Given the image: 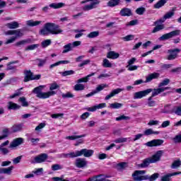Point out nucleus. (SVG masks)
I'll list each match as a JSON object with an SVG mask.
<instances>
[{"label": "nucleus", "mask_w": 181, "mask_h": 181, "mask_svg": "<svg viewBox=\"0 0 181 181\" xmlns=\"http://www.w3.org/2000/svg\"><path fill=\"white\" fill-rule=\"evenodd\" d=\"M142 136H144V134H138L134 135V138L133 139L134 142L141 139V138H142Z\"/></svg>", "instance_id": "obj_64"}, {"label": "nucleus", "mask_w": 181, "mask_h": 181, "mask_svg": "<svg viewBox=\"0 0 181 181\" xmlns=\"http://www.w3.org/2000/svg\"><path fill=\"white\" fill-rule=\"evenodd\" d=\"M159 124H160V122H159V120L151 119V120H149L148 125L149 127H153V126L156 127Z\"/></svg>", "instance_id": "obj_44"}, {"label": "nucleus", "mask_w": 181, "mask_h": 181, "mask_svg": "<svg viewBox=\"0 0 181 181\" xmlns=\"http://www.w3.org/2000/svg\"><path fill=\"white\" fill-rule=\"evenodd\" d=\"M100 35V32L98 31H93L90 33L88 35L87 37L89 39H94V37H98V36Z\"/></svg>", "instance_id": "obj_41"}, {"label": "nucleus", "mask_w": 181, "mask_h": 181, "mask_svg": "<svg viewBox=\"0 0 181 181\" xmlns=\"http://www.w3.org/2000/svg\"><path fill=\"white\" fill-rule=\"evenodd\" d=\"M176 175H181V172L172 173H168L165 175H163L161 177V181H169L170 180V178L172 177V176H176Z\"/></svg>", "instance_id": "obj_21"}, {"label": "nucleus", "mask_w": 181, "mask_h": 181, "mask_svg": "<svg viewBox=\"0 0 181 181\" xmlns=\"http://www.w3.org/2000/svg\"><path fill=\"white\" fill-rule=\"evenodd\" d=\"M173 110V106H172V105L168 104L165 105L164 110L163 111V112L164 114H166L168 112H169L170 114H173V112H172Z\"/></svg>", "instance_id": "obj_33"}, {"label": "nucleus", "mask_w": 181, "mask_h": 181, "mask_svg": "<svg viewBox=\"0 0 181 181\" xmlns=\"http://www.w3.org/2000/svg\"><path fill=\"white\" fill-rule=\"evenodd\" d=\"M19 103H21L22 107H28L29 103L26 101V98L21 97L18 99Z\"/></svg>", "instance_id": "obj_42"}, {"label": "nucleus", "mask_w": 181, "mask_h": 181, "mask_svg": "<svg viewBox=\"0 0 181 181\" xmlns=\"http://www.w3.org/2000/svg\"><path fill=\"white\" fill-rule=\"evenodd\" d=\"M6 26H7L8 29H17V28H19V23L13 21L11 23H7Z\"/></svg>", "instance_id": "obj_31"}, {"label": "nucleus", "mask_w": 181, "mask_h": 181, "mask_svg": "<svg viewBox=\"0 0 181 181\" xmlns=\"http://www.w3.org/2000/svg\"><path fill=\"white\" fill-rule=\"evenodd\" d=\"M127 70H129V71H134V70H138V66H136V65H127Z\"/></svg>", "instance_id": "obj_54"}, {"label": "nucleus", "mask_w": 181, "mask_h": 181, "mask_svg": "<svg viewBox=\"0 0 181 181\" xmlns=\"http://www.w3.org/2000/svg\"><path fill=\"white\" fill-rule=\"evenodd\" d=\"M160 76V74L158 72L150 74L146 77L145 83H151L152 80H156V78H159Z\"/></svg>", "instance_id": "obj_15"}, {"label": "nucleus", "mask_w": 181, "mask_h": 181, "mask_svg": "<svg viewBox=\"0 0 181 181\" xmlns=\"http://www.w3.org/2000/svg\"><path fill=\"white\" fill-rule=\"evenodd\" d=\"M47 59H38V66L39 67H42V66H45L46 64Z\"/></svg>", "instance_id": "obj_58"}, {"label": "nucleus", "mask_w": 181, "mask_h": 181, "mask_svg": "<svg viewBox=\"0 0 181 181\" xmlns=\"http://www.w3.org/2000/svg\"><path fill=\"white\" fill-rule=\"evenodd\" d=\"M81 45V41H75L71 43V46L72 47V49H74V47H77Z\"/></svg>", "instance_id": "obj_60"}, {"label": "nucleus", "mask_w": 181, "mask_h": 181, "mask_svg": "<svg viewBox=\"0 0 181 181\" xmlns=\"http://www.w3.org/2000/svg\"><path fill=\"white\" fill-rule=\"evenodd\" d=\"M27 43H29V41L28 40H23L21 41H19L16 42L17 46H23L24 45H27Z\"/></svg>", "instance_id": "obj_57"}, {"label": "nucleus", "mask_w": 181, "mask_h": 181, "mask_svg": "<svg viewBox=\"0 0 181 181\" xmlns=\"http://www.w3.org/2000/svg\"><path fill=\"white\" fill-rule=\"evenodd\" d=\"M121 91H124V89L118 88L117 89L113 90L109 95H106V97L105 98V100H110V98H112L114 95L117 94H119Z\"/></svg>", "instance_id": "obj_19"}, {"label": "nucleus", "mask_w": 181, "mask_h": 181, "mask_svg": "<svg viewBox=\"0 0 181 181\" xmlns=\"http://www.w3.org/2000/svg\"><path fill=\"white\" fill-rule=\"evenodd\" d=\"M134 37L135 36H134L133 35H129L123 37V40L124 42H129V40H134Z\"/></svg>", "instance_id": "obj_55"}, {"label": "nucleus", "mask_w": 181, "mask_h": 181, "mask_svg": "<svg viewBox=\"0 0 181 181\" xmlns=\"http://www.w3.org/2000/svg\"><path fill=\"white\" fill-rule=\"evenodd\" d=\"M106 87H108V85L102 83V84H100V85H98V86L96 87L95 90H94V91H95V92L96 93V94H97L98 93H100V91H103V88H106Z\"/></svg>", "instance_id": "obj_40"}, {"label": "nucleus", "mask_w": 181, "mask_h": 181, "mask_svg": "<svg viewBox=\"0 0 181 181\" xmlns=\"http://www.w3.org/2000/svg\"><path fill=\"white\" fill-rule=\"evenodd\" d=\"M181 165V161L180 160H175L173 164H172V169H177Z\"/></svg>", "instance_id": "obj_46"}, {"label": "nucleus", "mask_w": 181, "mask_h": 181, "mask_svg": "<svg viewBox=\"0 0 181 181\" xmlns=\"http://www.w3.org/2000/svg\"><path fill=\"white\" fill-rule=\"evenodd\" d=\"M73 50V47H71V43H68L64 46V49L62 53H69V52H71Z\"/></svg>", "instance_id": "obj_38"}, {"label": "nucleus", "mask_w": 181, "mask_h": 181, "mask_svg": "<svg viewBox=\"0 0 181 181\" xmlns=\"http://www.w3.org/2000/svg\"><path fill=\"white\" fill-rule=\"evenodd\" d=\"M49 8H52V9H60V8H64L66 6V4L64 3H52L49 4Z\"/></svg>", "instance_id": "obj_23"}, {"label": "nucleus", "mask_w": 181, "mask_h": 181, "mask_svg": "<svg viewBox=\"0 0 181 181\" xmlns=\"http://www.w3.org/2000/svg\"><path fill=\"white\" fill-rule=\"evenodd\" d=\"M102 66L105 69H111V67H112V64L107 58H105L103 60Z\"/></svg>", "instance_id": "obj_26"}, {"label": "nucleus", "mask_w": 181, "mask_h": 181, "mask_svg": "<svg viewBox=\"0 0 181 181\" xmlns=\"http://www.w3.org/2000/svg\"><path fill=\"white\" fill-rule=\"evenodd\" d=\"M168 2V0H160L156 4H154L155 9H160L162 6H165V4Z\"/></svg>", "instance_id": "obj_27"}, {"label": "nucleus", "mask_w": 181, "mask_h": 181, "mask_svg": "<svg viewBox=\"0 0 181 181\" xmlns=\"http://www.w3.org/2000/svg\"><path fill=\"white\" fill-rule=\"evenodd\" d=\"M119 57V53L115 52L114 51H110L107 54V58L111 60H115Z\"/></svg>", "instance_id": "obj_22"}, {"label": "nucleus", "mask_w": 181, "mask_h": 181, "mask_svg": "<svg viewBox=\"0 0 181 181\" xmlns=\"http://www.w3.org/2000/svg\"><path fill=\"white\" fill-rule=\"evenodd\" d=\"M69 63H70V61H69V60L59 61L57 62H55L54 64H51L50 69H53V67L60 66V64H69Z\"/></svg>", "instance_id": "obj_28"}, {"label": "nucleus", "mask_w": 181, "mask_h": 181, "mask_svg": "<svg viewBox=\"0 0 181 181\" xmlns=\"http://www.w3.org/2000/svg\"><path fill=\"white\" fill-rule=\"evenodd\" d=\"M163 29H165V25L163 24L157 25L151 31L152 33H156L158 32H160V30H162Z\"/></svg>", "instance_id": "obj_39"}, {"label": "nucleus", "mask_w": 181, "mask_h": 181, "mask_svg": "<svg viewBox=\"0 0 181 181\" xmlns=\"http://www.w3.org/2000/svg\"><path fill=\"white\" fill-rule=\"evenodd\" d=\"M73 74H74V71L73 70L65 71L62 73V76H63L64 77H66L67 76H73Z\"/></svg>", "instance_id": "obj_51"}, {"label": "nucleus", "mask_w": 181, "mask_h": 181, "mask_svg": "<svg viewBox=\"0 0 181 181\" xmlns=\"http://www.w3.org/2000/svg\"><path fill=\"white\" fill-rule=\"evenodd\" d=\"M174 15H175V11H168L163 16V18H161L158 21H156V24L159 23H163V22H165L166 21V19H170V18H172V16H174Z\"/></svg>", "instance_id": "obj_17"}, {"label": "nucleus", "mask_w": 181, "mask_h": 181, "mask_svg": "<svg viewBox=\"0 0 181 181\" xmlns=\"http://www.w3.org/2000/svg\"><path fill=\"white\" fill-rule=\"evenodd\" d=\"M75 33H77L75 35V38L76 39H78V37H81V36H83V35H84L83 33V32H86V30H74Z\"/></svg>", "instance_id": "obj_43"}, {"label": "nucleus", "mask_w": 181, "mask_h": 181, "mask_svg": "<svg viewBox=\"0 0 181 181\" xmlns=\"http://www.w3.org/2000/svg\"><path fill=\"white\" fill-rule=\"evenodd\" d=\"M95 73H92L83 78H81L78 79L76 81L77 83L74 87V90L75 91H83V90H85L86 86H84V84L81 83H88V80L90 79V77H93V76H95Z\"/></svg>", "instance_id": "obj_4"}, {"label": "nucleus", "mask_w": 181, "mask_h": 181, "mask_svg": "<svg viewBox=\"0 0 181 181\" xmlns=\"http://www.w3.org/2000/svg\"><path fill=\"white\" fill-rule=\"evenodd\" d=\"M120 15L122 16H131L132 13L131 12V9L129 8H123L120 11Z\"/></svg>", "instance_id": "obj_30"}, {"label": "nucleus", "mask_w": 181, "mask_h": 181, "mask_svg": "<svg viewBox=\"0 0 181 181\" xmlns=\"http://www.w3.org/2000/svg\"><path fill=\"white\" fill-rule=\"evenodd\" d=\"M5 35L10 36L13 35L5 42L6 45H9L10 43H13L18 37H22V36H23V32H22V30H8L5 33Z\"/></svg>", "instance_id": "obj_3"}, {"label": "nucleus", "mask_w": 181, "mask_h": 181, "mask_svg": "<svg viewBox=\"0 0 181 181\" xmlns=\"http://www.w3.org/2000/svg\"><path fill=\"white\" fill-rule=\"evenodd\" d=\"M146 173V171L145 170H136L132 174V177L135 181L146 180L147 179L146 175H144Z\"/></svg>", "instance_id": "obj_7"}, {"label": "nucleus", "mask_w": 181, "mask_h": 181, "mask_svg": "<svg viewBox=\"0 0 181 181\" xmlns=\"http://www.w3.org/2000/svg\"><path fill=\"white\" fill-rule=\"evenodd\" d=\"M33 173H35V175H42L43 173V169L41 168H37L33 171Z\"/></svg>", "instance_id": "obj_63"}, {"label": "nucleus", "mask_w": 181, "mask_h": 181, "mask_svg": "<svg viewBox=\"0 0 181 181\" xmlns=\"http://www.w3.org/2000/svg\"><path fill=\"white\" fill-rule=\"evenodd\" d=\"M146 9L145 8V7H139L138 8H136V13H137V15H144V13H145Z\"/></svg>", "instance_id": "obj_48"}, {"label": "nucleus", "mask_w": 181, "mask_h": 181, "mask_svg": "<svg viewBox=\"0 0 181 181\" xmlns=\"http://www.w3.org/2000/svg\"><path fill=\"white\" fill-rule=\"evenodd\" d=\"M42 88L43 86H42L36 87L33 89V93L37 94V97L38 98L45 100L46 98H49V97H53V95H56V94H57V91H56V90H59V88H60V86L54 82L49 85V91L42 92Z\"/></svg>", "instance_id": "obj_1"}, {"label": "nucleus", "mask_w": 181, "mask_h": 181, "mask_svg": "<svg viewBox=\"0 0 181 181\" xmlns=\"http://www.w3.org/2000/svg\"><path fill=\"white\" fill-rule=\"evenodd\" d=\"M50 45H52L51 40H45L41 42V46L42 47H47V46H50Z\"/></svg>", "instance_id": "obj_49"}, {"label": "nucleus", "mask_w": 181, "mask_h": 181, "mask_svg": "<svg viewBox=\"0 0 181 181\" xmlns=\"http://www.w3.org/2000/svg\"><path fill=\"white\" fill-rule=\"evenodd\" d=\"M46 159H47V154L42 153L36 157H35L34 160L35 163H42V162H45Z\"/></svg>", "instance_id": "obj_16"}, {"label": "nucleus", "mask_w": 181, "mask_h": 181, "mask_svg": "<svg viewBox=\"0 0 181 181\" xmlns=\"http://www.w3.org/2000/svg\"><path fill=\"white\" fill-rule=\"evenodd\" d=\"M169 125H170V121L166 120L163 122V123L161 124L160 128H166L169 127Z\"/></svg>", "instance_id": "obj_61"}, {"label": "nucleus", "mask_w": 181, "mask_h": 181, "mask_svg": "<svg viewBox=\"0 0 181 181\" xmlns=\"http://www.w3.org/2000/svg\"><path fill=\"white\" fill-rule=\"evenodd\" d=\"M81 4H86L83 6V11H91V9H95L100 5V0H85L82 1Z\"/></svg>", "instance_id": "obj_5"}, {"label": "nucleus", "mask_w": 181, "mask_h": 181, "mask_svg": "<svg viewBox=\"0 0 181 181\" xmlns=\"http://www.w3.org/2000/svg\"><path fill=\"white\" fill-rule=\"evenodd\" d=\"M61 158H76V151H71L68 153L61 154Z\"/></svg>", "instance_id": "obj_36"}, {"label": "nucleus", "mask_w": 181, "mask_h": 181, "mask_svg": "<svg viewBox=\"0 0 181 181\" xmlns=\"http://www.w3.org/2000/svg\"><path fill=\"white\" fill-rule=\"evenodd\" d=\"M88 162L86 160V158H78L75 160L74 165L76 168L79 169H83V168H86L87 166Z\"/></svg>", "instance_id": "obj_10"}, {"label": "nucleus", "mask_w": 181, "mask_h": 181, "mask_svg": "<svg viewBox=\"0 0 181 181\" xmlns=\"http://www.w3.org/2000/svg\"><path fill=\"white\" fill-rule=\"evenodd\" d=\"M40 23H42V21H40L30 20V21H26L27 26H30V27L39 26V25H40Z\"/></svg>", "instance_id": "obj_24"}, {"label": "nucleus", "mask_w": 181, "mask_h": 181, "mask_svg": "<svg viewBox=\"0 0 181 181\" xmlns=\"http://www.w3.org/2000/svg\"><path fill=\"white\" fill-rule=\"evenodd\" d=\"M166 90H169L168 87L165 88H160L159 87L158 88L156 89H152V97H156V95H159L160 93H163V91H166Z\"/></svg>", "instance_id": "obj_18"}, {"label": "nucleus", "mask_w": 181, "mask_h": 181, "mask_svg": "<svg viewBox=\"0 0 181 181\" xmlns=\"http://www.w3.org/2000/svg\"><path fill=\"white\" fill-rule=\"evenodd\" d=\"M127 138H119V139H117L115 142L116 144H122L124 142H127Z\"/></svg>", "instance_id": "obj_62"}, {"label": "nucleus", "mask_w": 181, "mask_h": 181, "mask_svg": "<svg viewBox=\"0 0 181 181\" xmlns=\"http://www.w3.org/2000/svg\"><path fill=\"white\" fill-rule=\"evenodd\" d=\"M13 170V166H10L6 168H0V173H4V175H11Z\"/></svg>", "instance_id": "obj_25"}, {"label": "nucleus", "mask_w": 181, "mask_h": 181, "mask_svg": "<svg viewBox=\"0 0 181 181\" xmlns=\"http://www.w3.org/2000/svg\"><path fill=\"white\" fill-rule=\"evenodd\" d=\"M37 47H39V44H34L26 47L25 50H35V49H37Z\"/></svg>", "instance_id": "obj_52"}, {"label": "nucleus", "mask_w": 181, "mask_h": 181, "mask_svg": "<svg viewBox=\"0 0 181 181\" xmlns=\"http://www.w3.org/2000/svg\"><path fill=\"white\" fill-rule=\"evenodd\" d=\"M144 135H159V132H155L152 129H147L144 132Z\"/></svg>", "instance_id": "obj_32"}, {"label": "nucleus", "mask_w": 181, "mask_h": 181, "mask_svg": "<svg viewBox=\"0 0 181 181\" xmlns=\"http://www.w3.org/2000/svg\"><path fill=\"white\" fill-rule=\"evenodd\" d=\"M164 152L162 150H160L157 151L152 157L150 158L151 162L153 163H156V162H158V160H160V158L162 157V155H163Z\"/></svg>", "instance_id": "obj_14"}, {"label": "nucleus", "mask_w": 181, "mask_h": 181, "mask_svg": "<svg viewBox=\"0 0 181 181\" xmlns=\"http://www.w3.org/2000/svg\"><path fill=\"white\" fill-rule=\"evenodd\" d=\"M146 177H147L146 180L155 181L158 179V177H159V173H154L151 176L146 175Z\"/></svg>", "instance_id": "obj_37"}, {"label": "nucleus", "mask_w": 181, "mask_h": 181, "mask_svg": "<svg viewBox=\"0 0 181 181\" xmlns=\"http://www.w3.org/2000/svg\"><path fill=\"white\" fill-rule=\"evenodd\" d=\"M107 179V176L104 175H97L96 176V181H104Z\"/></svg>", "instance_id": "obj_59"}, {"label": "nucleus", "mask_w": 181, "mask_h": 181, "mask_svg": "<svg viewBox=\"0 0 181 181\" xmlns=\"http://www.w3.org/2000/svg\"><path fill=\"white\" fill-rule=\"evenodd\" d=\"M180 52V49H169L168 51V55L167 57L168 60H175L176 57H177V54Z\"/></svg>", "instance_id": "obj_12"}, {"label": "nucleus", "mask_w": 181, "mask_h": 181, "mask_svg": "<svg viewBox=\"0 0 181 181\" xmlns=\"http://www.w3.org/2000/svg\"><path fill=\"white\" fill-rule=\"evenodd\" d=\"M22 144H23V139L17 138L11 142L10 148H16V146H19V145H22Z\"/></svg>", "instance_id": "obj_20"}, {"label": "nucleus", "mask_w": 181, "mask_h": 181, "mask_svg": "<svg viewBox=\"0 0 181 181\" xmlns=\"http://www.w3.org/2000/svg\"><path fill=\"white\" fill-rule=\"evenodd\" d=\"M124 105L122 103H111L109 105V108H112V110H119V108H122Z\"/></svg>", "instance_id": "obj_35"}, {"label": "nucleus", "mask_w": 181, "mask_h": 181, "mask_svg": "<svg viewBox=\"0 0 181 181\" xmlns=\"http://www.w3.org/2000/svg\"><path fill=\"white\" fill-rule=\"evenodd\" d=\"M22 130V124H15L12 127V131L13 132H18Z\"/></svg>", "instance_id": "obj_47"}, {"label": "nucleus", "mask_w": 181, "mask_h": 181, "mask_svg": "<svg viewBox=\"0 0 181 181\" xmlns=\"http://www.w3.org/2000/svg\"><path fill=\"white\" fill-rule=\"evenodd\" d=\"M63 32L61 28L54 23H47L44 25L42 29L40 30V35L47 36L49 35H60Z\"/></svg>", "instance_id": "obj_2"}, {"label": "nucleus", "mask_w": 181, "mask_h": 181, "mask_svg": "<svg viewBox=\"0 0 181 181\" xmlns=\"http://www.w3.org/2000/svg\"><path fill=\"white\" fill-rule=\"evenodd\" d=\"M21 108V105L13 103V102H9L8 103V110H19Z\"/></svg>", "instance_id": "obj_29"}, {"label": "nucleus", "mask_w": 181, "mask_h": 181, "mask_svg": "<svg viewBox=\"0 0 181 181\" xmlns=\"http://www.w3.org/2000/svg\"><path fill=\"white\" fill-rule=\"evenodd\" d=\"M151 93H152V88H148L144 90L136 92L133 95V98L134 100H141V98L146 97V95L151 94Z\"/></svg>", "instance_id": "obj_8"}, {"label": "nucleus", "mask_w": 181, "mask_h": 181, "mask_svg": "<svg viewBox=\"0 0 181 181\" xmlns=\"http://www.w3.org/2000/svg\"><path fill=\"white\" fill-rule=\"evenodd\" d=\"M163 139H153L146 143V146L149 147L160 146V145L163 144Z\"/></svg>", "instance_id": "obj_13"}, {"label": "nucleus", "mask_w": 181, "mask_h": 181, "mask_svg": "<svg viewBox=\"0 0 181 181\" xmlns=\"http://www.w3.org/2000/svg\"><path fill=\"white\" fill-rule=\"evenodd\" d=\"M76 158L80 156H84V158H91L94 155V151L87 148H83L81 150H77L75 151Z\"/></svg>", "instance_id": "obj_6"}, {"label": "nucleus", "mask_w": 181, "mask_h": 181, "mask_svg": "<svg viewBox=\"0 0 181 181\" xmlns=\"http://www.w3.org/2000/svg\"><path fill=\"white\" fill-rule=\"evenodd\" d=\"M179 33H180V30H179L172 31V32L168 33L167 34L163 35L159 38V40H168V39H171V37H173V36H177V35H179Z\"/></svg>", "instance_id": "obj_11"}, {"label": "nucleus", "mask_w": 181, "mask_h": 181, "mask_svg": "<svg viewBox=\"0 0 181 181\" xmlns=\"http://www.w3.org/2000/svg\"><path fill=\"white\" fill-rule=\"evenodd\" d=\"M170 83V81L168 78L164 79L161 83H160L158 87H163V86H168Z\"/></svg>", "instance_id": "obj_53"}, {"label": "nucleus", "mask_w": 181, "mask_h": 181, "mask_svg": "<svg viewBox=\"0 0 181 181\" xmlns=\"http://www.w3.org/2000/svg\"><path fill=\"white\" fill-rule=\"evenodd\" d=\"M84 136H86V134L68 136L65 137V139H69V141H75V139H79L80 138H84Z\"/></svg>", "instance_id": "obj_34"}, {"label": "nucleus", "mask_w": 181, "mask_h": 181, "mask_svg": "<svg viewBox=\"0 0 181 181\" xmlns=\"http://www.w3.org/2000/svg\"><path fill=\"white\" fill-rule=\"evenodd\" d=\"M128 119H129V117L125 116L124 115L116 117V121H128Z\"/></svg>", "instance_id": "obj_50"}, {"label": "nucleus", "mask_w": 181, "mask_h": 181, "mask_svg": "<svg viewBox=\"0 0 181 181\" xmlns=\"http://www.w3.org/2000/svg\"><path fill=\"white\" fill-rule=\"evenodd\" d=\"M40 77H41L40 74L33 75V74L30 71H26L25 72L24 81L26 83L32 80H40Z\"/></svg>", "instance_id": "obj_9"}, {"label": "nucleus", "mask_w": 181, "mask_h": 181, "mask_svg": "<svg viewBox=\"0 0 181 181\" xmlns=\"http://www.w3.org/2000/svg\"><path fill=\"white\" fill-rule=\"evenodd\" d=\"M60 169H63V166L59 164H54L52 166V170H60Z\"/></svg>", "instance_id": "obj_56"}, {"label": "nucleus", "mask_w": 181, "mask_h": 181, "mask_svg": "<svg viewBox=\"0 0 181 181\" xmlns=\"http://www.w3.org/2000/svg\"><path fill=\"white\" fill-rule=\"evenodd\" d=\"M150 163H152V160H151V158H147L144 160L143 163H141V168H146L147 166H149Z\"/></svg>", "instance_id": "obj_45"}]
</instances>
